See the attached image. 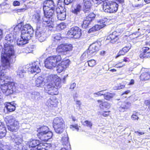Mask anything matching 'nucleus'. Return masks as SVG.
I'll return each mask as SVG.
<instances>
[{"mask_svg": "<svg viewBox=\"0 0 150 150\" xmlns=\"http://www.w3.org/2000/svg\"><path fill=\"white\" fill-rule=\"evenodd\" d=\"M131 47V45L130 44L123 47L119 51L117 54L115 56V58H117L120 56L125 55L126 53L127 52L129 51Z\"/></svg>", "mask_w": 150, "mask_h": 150, "instance_id": "obj_23", "label": "nucleus"}, {"mask_svg": "<svg viewBox=\"0 0 150 150\" xmlns=\"http://www.w3.org/2000/svg\"><path fill=\"white\" fill-rule=\"evenodd\" d=\"M3 38V31L0 29V41Z\"/></svg>", "mask_w": 150, "mask_h": 150, "instance_id": "obj_53", "label": "nucleus"}, {"mask_svg": "<svg viewBox=\"0 0 150 150\" xmlns=\"http://www.w3.org/2000/svg\"><path fill=\"white\" fill-rule=\"evenodd\" d=\"M39 64L38 62H34L32 63V66L28 69V71L31 73H39L40 71V69L39 67Z\"/></svg>", "mask_w": 150, "mask_h": 150, "instance_id": "obj_18", "label": "nucleus"}, {"mask_svg": "<svg viewBox=\"0 0 150 150\" xmlns=\"http://www.w3.org/2000/svg\"><path fill=\"white\" fill-rule=\"evenodd\" d=\"M91 2L88 1H85L84 4L83 11L85 13H87L88 11H91Z\"/></svg>", "mask_w": 150, "mask_h": 150, "instance_id": "obj_26", "label": "nucleus"}, {"mask_svg": "<svg viewBox=\"0 0 150 150\" xmlns=\"http://www.w3.org/2000/svg\"><path fill=\"white\" fill-rule=\"evenodd\" d=\"M53 127L56 132L61 134L63 131V128L65 125L63 120L59 117L55 118L53 121Z\"/></svg>", "mask_w": 150, "mask_h": 150, "instance_id": "obj_8", "label": "nucleus"}, {"mask_svg": "<svg viewBox=\"0 0 150 150\" xmlns=\"http://www.w3.org/2000/svg\"><path fill=\"white\" fill-rule=\"evenodd\" d=\"M144 1L146 4L150 3V0H144Z\"/></svg>", "mask_w": 150, "mask_h": 150, "instance_id": "obj_61", "label": "nucleus"}, {"mask_svg": "<svg viewBox=\"0 0 150 150\" xmlns=\"http://www.w3.org/2000/svg\"><path fill=\"white\" fill-rule=\"evenodd\" d=\"M70 63L68 59L62 60L61 55L57 54L51 55L47 57L45 61V66L47 68L52 69L57 66V71L60 73L65 71Z\"/></svg>", "mask_w": 150, "mask_h": 150, "instance_id": "obj_3", "label": "nucleus"}, {"mask_svg": "<svg viewBox=\"0 0 150 150\" xmlns=\"http://www.w3.org/2000/svg\"><path fill=\"white\" fill-rule=\"evenodd\" d=\"M136 35V34H133L132 35V38L131 39H135V38H137V37H138L139 36L137 35V36L134 37V36Z\"/></svg>", "mask_w": 150, "mask_h": 150, "instance_id": "obj_58", "label": "nucleus"}, {"mask_svg": "<svg viewBox=\"0 0 150 150\" xmlns=\"http://www.w3.org/2000/svg\"><path fill=\"white\" fill-rule=\"evenodd\" d=\"M6 133V128L4 125L0 128V139L5 137Z\"/></svg>", "mask_w": 150, "mask_h": 150, "instance_id": "obj_32", "label": "nucleus"}, {"mask_svg": "<svg viewBox=\"0 0 150 150\" xmlns=\"http://www.w3.org/2000/svg\"><path fill=\"white\" fill-rule=\"evenodd\" d=\"M141 81H146L150 79V71L144 72H142L139 76Z\"/></svg>", "mask_w": 150, "mask_h": 150, "instance_id": "obj_25", "label": "nucleus"}, {"mask_svg": "<svg viewBox=\"0 0 150 150\" xmlns=\"http://www.w3.org/2000/svg\"><path fill=\"white\" fill-rule=\"evenodd\" d=\"M81 6L79 4H77L75 8L72 11V12L74 13L77 14L81 10Z\"/></svg>", "mask_w": 150, "mask_h": 150, "instance_id": "obj_36", "label": "nucleus"}, {"mask_svg": "<svg viewBox=\"0 0 150 150\" xmlns=\"http://www.w3.org/2000/svg\"><path fill=\"white\" fill-rule=\"evenodd\" d=\"M4 125L3 122H1L0 120V128H1V127Z\"/></svg>", "mask_w": 150, "mask_h": 150, "instance_id": "obj_63", "label": "nucleus"}, {"mask_svg": "<svg viewBox=\"0 0 150 150\" xmlns=\"http://www.w3.org/2000/svg\"><path fill=\"white\" fill-rule=\"evenodd\" d=\"M116 1L120 3H123L124 2V0H116Z\"/></svg>", "mask_w": 150, "mask_h": 150, "instance_id": "obj_60", "label": "nucleus"}, {"mask_svg": "<svg viewBox=\"0 0 150 150\" xmlns=\"http://www.w3.org/2000/svg\"><path fill=\"white\" fill-rule=\"evenodd\" d=\"M98 103H100V105L103 106V105L105 103H107L106 102H103V101L101 100H97Z\"/></svg>", "mask_w": 150, "mask_h": 150, "instance_id": "obj_50", "label": "nucleus"}, {"mask_svg": "<svg viewBox=\"0 0 150 150\" xmlns=\"http://www.w3.org/2000/svg\"><path fill=\"white\" fill-rule=\"evenodd\" d=\"M67 35L71 38L79 39L82 35L81 30L78 27H74L71 28L68 31Z\"/></svg>", "mask_w": 150, "mask_h": 150, "instance_id": "obj_9", "label": "nucleus"}, {"mask_svg": "<svg viewBox=\"0 0 150 150\" xmlns=\"http://www.w3.org/2000/svg\"><path fill=\"white\" fill-rule=\"evenodd\" d=\"M72 48L73 46L71 44L62 43L57 46L56 50L58 53L63 54L72 50Z\"/></svg>", "mask_w": 150, "mask_h": 150, "instance_id": "obj_10", "label": "nucleus"}, {"mask_svg": "<svg viewBox=\"0 0 150 150\" xmlns=\"http://www.w3.org/2000/svg\"><path fill=\"white\" fill-rule=\"evenodd\" d=\"M5 121L7 125L8 128L10 131L13 132L17 130L19 127L18 122L11 116H7Z\"/></svg>", "mask_w": 150, "mask_h": 150, "instance_id": "obj_7", "label": "nucleus"}, {"mask_svg": "<svg viewBox=\"0 0 150 150\" xmlns=\"http://www.w3.org/2000/svg\"><path fill=\"white\" fill-rule=\"evenodd\" d=\"M13 5L14 6H18L20 5V4L19 1H14L13 3Z\"/></svg>", "mask_w": 150, "mask_h": 150, "instance_id": "obj_47", "label": "nucleus"}, {"mask_svg": "<svg viewBox=\"0 0 150 150\" xmlns=\"http://www.w3.org/2000/svg\"><path fill=\"white\" fill-rule=\"evenodd\" d=\"M103 96L105 99L107 100H109L111 98H113V95L112 93L108 92L105 93L104 94Z\"/></svg>", "mask_w": 150, "mask_h": 150, "instance_id": "obj_37", "label": "nucleus"}, {"mask_svg": "<svg viewBox=\"0 0 150 150\" xmlns=\"http://www.w3.org/2000/svg\"><path fill=\"white\" fill-rule=\"evenodd\" d=\"M72 120L74 121V122L76 120V119L75 118V117L74 116H72Z\"/></svg>", "mask_w": 150, "mask_h": 150, "instance_id": "obj_64", "label": "nucleus"}, {"mask_svg": "<svg viewBox=\"0 0 150 150\" xmlns=\"http://www.w3.org/2000/svg\"><path fill=\"white\" fill-rule=\"evenodd\" d=\"M145 31V32L146 33H150V29H144V30Z\"/></svg>", "mask_w": 150, "mask_h": 150, "instance_id": "obj_62", "label": "nucleus"}, {"mask_svg": "<svg viewBox=\"0 0 150 150\" xmlns=\"http://www.w3.org/2000/svg\"><path fill=\"white\" fill-rule=\"evenodd\" d=\"M27 7H26L25 8L16 9V11L17 13H21L24 12L26 10H27Z\"/></svg>", "mask_w": 150, "mask_h": 150, "instance_id": "obj_43", "label": "nucleus"}, {"mask_svg": "<svg viewBox=\"0 0 150 150\" xmlns=\"http://www.w3.org/2000/svg\"><path fill=\"white\" fill-rule=\"evenodd\" d=\"M135 133H137V134L139 135H143L145 134V133L144 132H139L138 131L135 132Z\"/></svg>", "mask_w": 150, "mask_h": 150, "instance_id": "obj_57", "label": "nucleus"}, {"mask_svg": "<svg viewBox=\"0 0 150 150\" xmlns=\"http://www.w3.org/2000/svg\"><path fill=\"white\" fill-rule=\"evenodd\" d=\"M44 80L45 78L42 76H39L35 81V86L37 87H42L45 84Z\"/></svg>", "mask_w": 150, "mask_h": 150, "instance_id": "obj_22", "label": "nucleus"}, {"mask_svg": "<svg viewBox=\"0 0 150 150\" xmlns=\"http://www.w3.org/2000/svg\"><path fill=\"white\" fill-rule=\"evenodd\" d=\"M120 37V33L114 31L108 35L107 39L109 40L111 43H114L118 41Z\"/></svg>", "mask_w": 150, "mask_h": 150, "instance_id": "obj_15", "label": "nucleus"}, {"mask_svg": "<svg viewBox=\"0 0 150 150\" xmlns=\"http://www.w3.org/2000/svg\"><path fill=\"white\" fill-rule=\"evenodd\" d=\"M139 57L141 58H150V48L148 47H143L140 51Z\"/></svg>", "mask_w": 150, "mask_h": 150, "instance_id": "obj_16", "label": "nucleus"}, {"mask_svg": "<svg viewBox=\"0 0 150 150\" xmlns=\"http://www.w3.org/2000/svg\"><path fill=\"white\" fill-rule=\"evenodd\" d=\"M134 83V81L133 79H131L129 84H128V85H133Z\"/></svg>", "mask_w": 150, "mask_h": 150, "instance_id": "obj_52", "label": "nucleus"}, {"mask_svg": "<svg viewBox=\"0 0 150 150\" xmlns=\"http://www.w3.org/2000/svg\"><path fill=\"white\" fill-rule=\"evenodd\" d=\"M57 27L59 29L62 30L66 27V25L64 23H61L58 25Z\"/></svg>", "mask_w": 150, "mask_h": 150, "instance_id": "obj_40", "label": "nucleus"}, {"mask_svg": "<svg viewBox=\"0 0 150 150\" xmlns=\"http://www.w3.org/2000/svg\"><path fill=\"white\" fill-rule=\"evenodd\" d=\"M128 60L129 58H128L127 57H124L122 61L117 63L115 65L114 67L117 68H121L125 65V64L123 62H128Z\"/></svg>", "mask_w": 150, "mask_h": 150, "instance_id": "obj_27", "label": "nucleus"}, {"mask_svg": "<svg viewBox=\"0 0 150 150\" xmlns=\"http://www.w3.org/2000/svg\"><path fill=\"white\" fill-rule=\"evenodd\" d=\"M3 147H4V145L2 144L1 141H0V150H4L2 148Z\"/></svg>", "mask_w": 150, "mask_h": 150, "instance_id": "obj_56", "label": "nucleus"}, {"mask_svg": "<svg viewBox=\"0 0 150 150\" xmlns=\"http://www.w3.org/2000/svg\"><path fill=\"white\" fill-rule=\"evenodd\" d=\"M131 118L133 120H138L139 118L137 115L135 114H133L131 117Z\"/></svg>", "mask_w": 150, "mask_h": 150, "instance_id": "obj_46", "label": "nucleus"}, {"mask_svg": "<svg viewBox=\"0 0 150 150\" xmlns=\"http://www.w3.org/2000/svg\"><path fill=\"white\" fill-rule=\"evenodd\" d=\"M53 135L52 132H50L47 134L38 133L37 136L41 141L47 142L52 137Z\"/></svg>", "mask_w": 150, "mask_h": 150, "instance_id": "obj_17", "label": "nucleus"}, {"mask_svg": "<svg viewBox=\"0 0 150 150\" xmlns=\"http://www.w3.org/2000/svg\"><path fill=\"white\" fill-rule=\"evenodd\" d=\"M40 141L38 139H30L27 142V145L29 148H31L30 150H36V149L34 148L37 146L39 144Z\"/></svg>", "mask_w": 150, "mask_h": 150, "instance_id": "obj_19", "label": "nucleus"}, {"mask_svg": "<svg viewBox=\"0 0 150 150\" xmlns=\"http://www.w3.org/2000/svg\"><path fill=\"white\" fill-rule=\"evenodd\" d=\"M105 26L104 24H97L95 25L94 26L89 29V32L96 31L102 29Z\"/></svg>", "mask_w": 150, "mask_h": 150, "instance_id": "obj_29", "label": "nucleus"}, {"mask_svg": "<svg viewBox=\"0 0 150 150\" xmlns=\"http://www.w3.org/2000/svg\"><path fill=\"white\" fill-rule=\"evenodd\" d=\"M33 34L30 33L21 32V37L28 41L30 38L32 37V35Z\"/></svg>", "mask_w": 150, "mask_h": 150, "instance_id": "obj_34", "label": "nucleus"}, {"mask_svg": "<svg viewBox=\"0 0 150 150\" xmlns=\"http://www.w3.org/2000/svg\"><path fill=\"white\" fill-rule=\"evenodd\" d=\"M104 91V90H102L98 92H97L95 93H94V94L95 96H96V97L100 96H103L104 94H103V93H102L101 92H103Z\"/></svg>", "mask_w": 150, "mask_h": 150, "instance_id": "obj_44", "label": "nucleus"}, {"mask_svg": "<svg viewBox=\"0 0 150 150\" xmlns=\"http://www.w3.org/2000/svg\"><path fill=\"white\" fill-rule=\"evenodd\" d=\"M130 93V91L129 90H127L125 91H124V92H123L122 94H121V95L122 96L123 95H124V94H127L128 93Z\"/></svg>", "mask_w": 150, "mask_h": 150, "instance_id": "obj_51", "label": "nucleus"}, {"mask_svg": "<svg viewBox=\"0 0 150 150\" xmlns=\"http://www.w3.org/2000/svg\"><path fill=\"white\" fill-rule=\"evenodd\" d=\"M144 105L147 106H150V100H146L144 102Z\"/></svg>", "mask_w": 150, "mask_h": 150, "instance_id": "obj_49", "label": "nucleus"}, {"mask_svg": "<svg viewBox=\"0 0 150 150\" xmlns=\"http://www.w3.org/2000/svg\"><path fill=\"white\" fill-rule=\"evenodd\" d=\"M56 11L57 12V18L59 20L63 21L65 19L66 12L62 7H57L56 8Z\"/></svg>", "mask_w": 150, "mask_h": 150, "instance_id": "obj_14", "label": "nucleus"}, {"mask_svg": "<svg viewBox=\"0 0 150 150\" xmlns=\"http://www.w3.org/2000/svg\"><path fill=\"white\" fill-rule=\"evenodd\" d=\"M9 78L6 77L3 69L0 65V88L2 92L6 96L11 95L13 94L14 89L15 88V83L13 81H8L4 83L5 81Z\"/></svg>", "mask_w": 150, "mask_h": 150, "instance_id": "obj_4", "label": "nucleus"}, {"mask_svg": "<svg viewBox=\"0 0 150 150\" xmlns=\"http://www.w3.org/2000/svg\"><path fill=\"white\" fill-rule=\"evenodd\" d=\"M42 8L44 16L42 18V23L48 31L53 30L54 27L52 17L54 15L56 6L52 0H46L43 1Z\"/></svg>", "mask_w": 150, "mask_h": 150, "instance_id": "obj_2", "label": "nucleus"}, {"mask_svg": "<svg viewBox=\"0 0 150 150\" xmlns=\"http://www.w3.org/2000/svg\"><path fill=\"white\" fill-rule=\"evenodd\" d=\"M95 17L96 15L93 12H91L86 16V18L91 22L95 19Z\"/></svg>", "mask_w": 150, "mask_h": 150, "instance_id": "obj_35", "label": "nucleus"}, {"mask_svg": "<svg viewBox=\"0 0 150 150\" xmlns=\"http://www.w3.org/2000/svg\"><path fill=\"white\" fill-rule=\"evenodd\" d=\"M5 107L7 111L12 112L14 111L16 109V106L13 104H12L10 102L6 103L5 105Z\"/></svg>", "mask_w": 150, "mask_h": 150, "instance_id": "obj_28", "label": "nucleus"}, {"mask_svg": "<svg viewBox=\"0 0 150 150\" xmlns=\"http://www.w3.org/2000/svg\"><path fill=\"white\" fill-rule=\"evenodd\" d=\"M32 19L33 21L38 23L41 20L40 14L38 13H36L34 14L32 16Z\"/></svg>", "mask_w": 150, "mask_h": 150, "instance_id": "obj_33", "label": "nucleus"}, {"mask_svg": "<svg viewBox=\"0 0 150 150\" xmlns=\"http://www.w3.org/2000/svg\"><path fill=\"white\" fill-rule=\"evenodd\" d=\"M13 38L10 34L6 35L5 40L7 42L4 45V47L1 52V61L2 66L5 69H9L11 64L14 63L16 60V55L13 46L8 43L13 42Z\"/></svg>", "mask_w": 150, "mask_h": 150, "instance_id": "obj_1", "label": "nucleus"}, {"mask_svg": "<svg viewBox=\"0 0 150 150\" xmlns=\"http://www.w3.org/2000/svg\"><path fill=\"white\" fill-rule=\"evenodd\" d=\"M131 106V103L128 101H124L122 103L121 106L119 107V110L120 112H124L129 109Z\"/></svg>", "mask_w": 150, "mask_h": 150, "instance_id": "obj_20", "label": "nucleus"}, {"mask_svg": "<svg viewBox=\"0 0 150 150\" xmlns=\"http://www.w3.org/2000/svg\"><path fill=\"white\" fill-rule=\"evenodd\" d=\"M70 128L72 129H75L78 131L79 130V128L77 124H76L74 125H70Z\"/></svg>", "mask_w": 150, "mask_h": 150, "instance_id": "obj_41", "label": "nucleus"}, {"mask_svg": "<svg viewBox=\"0 0 150 150\" xmlns=\"http://www.w3.org/2000/svg\"><path fill=\"white\" fill-rule=\"evenodd\" d=\"M91 22L88 19H86L85 18V19L83 21V23L82 25V28H86L88 27L89 25L91 23Z\"/></svg>", "mask_w": 150, "mask_h": 150, "instance_id": "obj_38", "label": "nucleus"}, {"mask_svg": "<svg viewBox=\"0 0 150 150\" xmlns=\"http://www.w3.org/2000/svg\"><path fill=\"white\" fill-rule=\"evenodd\" d=\"M37 131L38 133L47 134L51 132L49 131L48 127L45 126H41L37 129Z\"/></svg>", "mask_w": 150, "mask_h": 150, "instance_id": "obj_30", "label": "nucleus"}, {"mask_svg": "<svg viewBox=\"0 0 150 150\" xmlns=\"http://www.w3.org/2000/svg\"><path fill=\"white\" fill-rule=\"evenodd\" d=\"M110 111H104L103 113L102 114V115L104 117H107L110 114L109 113Z\"/></svg>", "mask_w": 150, "mask_h": 150, "instance_id": "obj_48", "label": "nucleus"}, {"mask_svg": "<svg viewBox=\"0 0 150 150\" xmlns=\"http://www.w3.org/2000/svg\"><path fill=\"white\" fill-rule=\"evenodd\" d=\"M88 65L89 66L92 67L96 64V61L93 59H91L87 61Z\"/></svg>", "mask_w": 150, "mask_h": 150, "instance_id": "obj_39", "label": "nucleus"}, {"mask_svg": "<svg viewBox=\"0 0 150 150\" xmlns=\"http://www.w3.org/2000/svg\"><path fill=\"white\" fill-rule=\"evenodd\" d=\"M58 103V102L56 97L54 96H51L47 100L45 103V105L49 108L53 109L57 107Z\"/></svg>", "mask_w": 150, "mask_h": 150, "instance_id": "obj_12", "label": "nucleus"}, {"mask_svg": "<svg viewBox=\"0 0 150 150\" xmlns=\"http://www.w3.org/2000/svg\"><path fill=\"white\" fill-rule=\"evenodd\" d=\"M14 29L21 30V32H26L33 33V28L31 25L28 24H26L23 25L21 23H18L15 27Z\"/></svg>", "mask_w": 150, "mask_h": 150, "instance_id": "obj_11", "label": "nucleus"}, {"mask_svg": "<svg viewBox=\"0 0 150 150\" xmlns=\"http://www.w3.org/2000/svg\"><path fill=\"white\" fill-rule=\"evenodd\" d=\"M41 141L39 142V144L38 145L36 150H48L51 146V145L50 143H41Z\"/></svg>", "mask_w": 150, "mask_h": 150, "instance_id": "obj_21", "label": "nucleus"}, {"mask_svg": "<svg viewBox=\"0 0 150 150\" xmlns=\"http://www.w3.org/2000/svg\"><path fill=\"white\" fill-rule=\"evenodd\" d=\"M33 51V48L31 46L28 47L26 48L25 52L27 53H30Z\"/></svg>", "mask_w": 150, "mask_h": 150, "instance_id": "obj_42", "label": "nucleus"}, {"mask_svg": "<svg viewBox=\"0 0 150 150\" xmlns=\"http://www.w3.org/2000/svg\"><path fill=\"white\" fill-rule=\"evenodd\" d=\"M52 39L53 43L54 45H57L62 39V37L60 33H58L53 35L52 36Z\"/></svg>", "mask_w": 150, "mask_h": 150, "instance_id": "obj_24", "label": "nucleus"}, {"mask_svg": "<svg viewBox=\"0 0 150 150\" xmlns=\"http://www.w3.org/2000/svg\"><path fill=\"white\" fill-rule=\"evenodd\" d=\"M76 105H78L79 108H80L81 104L80 101V100H76Z\"/></svg>", "mask_w": 150, "mask_h": 150, "instance_id": "obj_54", "label": "nucleus"}, {"mask_svg": "<svg viewBox=\"0 0 150 150\" xmlns=\"http://www.w3.org/2000/svg\"><path fill=\"white\" fill-rule=\"evenodd\" d=\"M145 45L146 46H149L150 47V41H146L145 42Z\"/></svg>", "mask_w": 150, "mask_h": 150, "instance_id": "obj_59", "label": "nucleus"}, {"mask_svg": "<svg viewBox=\"0 0 150 150\" xmlns=\"http://www.w3.org/2000/svg\"><path fill=\"white\" fill-rule=\"evenodd\" d=\"M50 82L48 84L45 89L49 94L56 95L58 94V88L60 87L61 80L57 75H51L48 78Z\"/></svg>", "mask_w": 150, "mask_h": 150, "instance_id": "obj_5", "label": "nucleus"}, {"mask_svg": "<svg viewBox=\"0 0 150 150\" xmlns=\"http://www.w3.org/2000/svg\"><path fill=\"white\" fill-rule=\"evenodd\" d=\"M100 45L98 42H94L91 44L89 46L87 52L88 57H92V54L98 51L99 49Z\"/></svg>", "mask_w": 150, "mask_h": 150, "instance_id": "obj_13", "label": "nucleus"}, {"mask_svg": "<svg viewBox=\"0 0 150 150\" xmlns=\"http://www.w3.org/2000/svg\"><path fill=\"white\" fill-rule=\"evenodd\" d=\"M16 42L18 45L21 46L28 43V41L21 37L20 38L18 39Z\"/></svg>", "mask_w": 150, "mask_h": 150, "instance_id": "obj_31", "label": "nucleus"}, {"mask_svg": "<svg viewBox=\"0 0 150 150\" xmlns=\"http://www.w3.org/2000/svg\"><path fill=\"white\" fill-rule=\"evenodd\" d=\"M106 52L103 50L100 51V54L101 56H104Z\"/></svg>", "mask_w": 150, "mask_h": 150, "instance_id": "obj_55", "label": "nucleus"}, {"mask_svg": "<svg viewBox=\"0 0 150 150\" xmlns=\"http://www.w3.org/2000/svg\"><path fill=\"white\" fill-rule=\"evenodd\" d=\"M84 123H85L86 125L90 128H91L92 126V124L91 122L89 121L88 120H86L84 121Z\"/></svg>", "mask_w": 150, "mask_h": 150, "instance_id": "obj_45", "label": "nucleus"}, {"mask_svg": "<svg viewBox=\"0 0 150 150\" xmlns=\"http://www.w3.org/2000/svg\"><path fill=\"white\" fill-rule=\"evenodd\" d=\"M118 5L115 1H109L104 3L103 9L106 13H116L118 9Z\"/></svg>", "mask_w": 150, "mask_h": 150, "instance_id": "obj_6", "label": "nucleus"}]
</instances>
